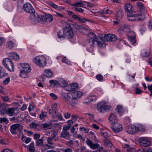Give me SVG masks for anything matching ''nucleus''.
<instances>
[{
  "mask_svg": "<svg viewBox=\"0 0 152 152\" xmlns=\"http://www.w3.org/2000/svg\"><path fill=\"white\" fill-rule=\"evenodd\" d=\"M52 134H51V137H50V138L54 141H57L58 139V132L57 131H53L52 132Z\"/></svg>",
  "mask_w": 152,
  "mask_h": 152,
  "instance_id": "nucleus-23",
  "label": "nucleus"
},
{
  "mask_svg": "<svg viewBox=\"0 0 152 152\" xmlns=\"http://www.w3.org/2000/svg\"><path fill=\"white\" fill-rule=\"evenodd\" d=\"M75 10L80 12H83L84 11V10L83 9L79 7L75 8Z\"/></svg>",
  "mask_w": 152,
  "mask_h": 152,
  "instance_id": "nucleus-59",
  "label": "nucleus"
},
{
  "mask_svg": "<svg viewBox=\"0 0 152 152\" xmlns=\"http://www.w3.org/2000/svg\"><path fill=\"white\" fill-rule=\"evenodd\" d=\"M112 125H113V126L111 128L113 130L115 133L119 132L122 130V125L121 124L118 123V122Z\"/></svg>",
  "mask_w": 152,
  "mask_h": 152,
  "instance_id": "nucleus-13",
  "label": "nucleus"
},
{
  "mask_svg": "<svg viewBox=\"0 0 152 152\" xmlns=\"http://www.w3.org/2000/svg\"><path fill=\"white\" fill-rule=\"evenodd\" d=\"M126 131L129 134H134L137 131V127L134 125L129 126L126 128Z\"/></svg>",
  "mask_w": 152,
  "mask_h": 152,
  "instance_id": "nucleus-15",
  "label": "nucleus"
},
{
  "mask_svg": "<svg viewBox=\"0 0 152 152\" xmlns=\"http://www.w3.org/2000/svg\"><path fill=\"white\" fill-rule=\"evenodd\" d=\"M67 93H65L64 94V100L65 102L68 104H71V102L72 101V99H70L69 98V97H68L66 96V94Z\"/></svg>",
  "mask_w": 152,
  "mask_h": 152,
  "instance_id": "nucleus-31",
  "label": "nucleus"
},
{
  "mask_svg": "<svg viewBox=\"0 0 152 152\" xmlns=\"http://www.w3.org/2000/svg\"><path fill=\"white\" fill-rule=\"evenodd\" d=\"M96 78L99 81H104V77L102 75L100 74H98L96 76Z\"/></svg>",
  "mask_w": 152,
  "mask_h": 152,
  "instance_id": "nucleus-37",
  "label": "nucleus"
},
{
  "mask_svg": "<svg viewBox=\"0 0 152 152\" xmlns=\"http://www.w3.org/2000/svg\"><path fill=\"white\" fill-rule=\"evenodd\" d=\"M148 88L151 92L150 95L152 96V84L151 85H148Z\"/></svg>",
  "mask_w": 152,
  "mask_h": 152,
  "instance_id": "nucleus-64",
  "label": "nucleus"
},
{
  "mask_svg": "<svg viewBox=\"0 0 152 152\" xmlns=\"http://www.w3.org/2000/svg\"><path fill=\"white\" fill-rule=\"evenodd\" d=\"M15 108L14 107L10 108L8 109L7 112L8 115L10 116H13L15 111Z\"/></svg>",
  "mask_w": 152,
  "mask_h": 152,
  "instance_id": "nucleus-29",
  "label": "nucleus"
},
{
  "mask_svg": "<svg viewBox=\"0 0 152 152\" xmlns=\"http://www.w3.org/2000/svg\"><path fill=\"white\" fill-rule=\"evenodd\" d=\"M140 10L141 13H142V14H141V13H140V14L137 13V14L139 15H142V17L143 18L141 20H142L145 17V15L146 14L147 12V11L145 10V8L144 7L142 9V10Z\"/></svg>",
  "mask_w": 152,
  "mask_h": 152,
  "instance_id": "nucleus-34",
  "label": "nucleus"
},
{
  "mask_svg": "<svg viewBox=\"0 0 152 152\" xmlns=\"http://www.w3.org/2000/svg\"><path fill=\"white\" fill-rule=\"evenodd\" d=\"M63 32L64 34L68 38H71L73 36V31L69 25L64 27Z\"/></svg>",
  "mask_w": 152,
  "mask_h": 152,
  "instance_id": "nucleus-12",
  "label": "nucleus"
},
{
  "mask_svg": "<svg viewBox=\"0 0 152 152\" xmlns=\"http://www.w3.org/2000/svg\"><path fill=\"white\" fill-rule=\"evenodd\" d=\"M70 115L71 114L69 113L66 112L64 113V117L66 119L69 118L70 116Z\"/></svg>",
  "mask_w": 152,
  "mask_h": 152,
  "instance_id": "nucleus-58",
  "label": "nucleus"
},
{
  "mask_svg": "<svg viewBox=\"0 0 152 152\" xmlns=\"http://www.w3.org/2000/svg\"><path fill=\"white\" fill-rule=\"evenodd\" d=\"M145 129V127L142 125H140L137 127V131H140L143 132Z\"/></svg>",
  "mask_w": 152,
  "mask_h": 152,
  "instance_id": "nucleus-48",
  "label": "nucleus"
},
{
  "mask_svg": "<svg viewBox=\"0 0 152 152\" xmlns=\"http://www.w3.org/2000/svg\"><path fill=\"white\" fill-rule=\"evenodd\" d=\"M49 114H51L53 118L54 119H55L57 118V116L58 114V113L57 110H56L54 111H53L52 113H49Z\"/></svg>",
  "mask_w": 152,
  "mask_h": 152,
  "instance_id": "nucleus-36",
  "label": "nucleus"
},
{
  "mask_svg": "<svg viewBox=\"0 0 152 152\" xmlns=\"http://www.w3.org/2000/svg\"><path fill=\"white\" fill-rule=\"evenodd\" d=\"M62 62L67 64H69L70 63V61H69L66 57L63 58L62 59Z\"/></svg>",
  "mask_w": 152,
  "mask_h": 152,
  "instance_id": "nucleus-51",
  "label": "nucleus"
},
{
  "mask_svg": "<svg viewBox=\"0 0 152 152\" xmlns=\"http://www.w3.org/2000/svg\"><path fill=\"white\" fill-rule=\"evenodd\" d=\"M73 26L76 29L79 31L81 30L83 27V26L76 23L73 24Z\"/></svg>",
  "mask_w": 152,
  "mask_h": 152,
  "instance_id": "nucleus-43",
  "label": "nucleus"
},
{
  "mask_svg": "<svg viewBox=\"0 0 152 152\" xmlns=\"http://www.w3.org/2000/svg\"><path fill=\"white\" fill-rule=\"evenodd\" d=\"M104 38L107 41H114L116 40L117 37L115 34H108L105 35Z\"/></svg>",
  "mask_w": 152,
  "mask_h": 152,
  "instance_id": "nucleus-16",
  "label": "nucleus"
},
{
  "mask_svg": "<svg viewBox=\"0 0 152 152\" xmlns=\"http://www.w3.org/2000/svg\"><path fill=\"white\" fill-rule=\"evenodd\" d=\"M102 13L104 14H107L111 13L110 11L107 8H104L103 10Z\"/></svg>",
  "mask_w": 152,
  "mask_h": 152,
  "instance_id": "nucleus-49",
  "label": "nucleus"
},
{
  "mask_svg": "<svg viewBox=\"0 0 152 152\" xmlns=\"http://www.w3.org/2000/svg\"><path fill=\"white\" fill-rule=\"evenodd\" d=\"M57 106V104H53L51 107V109H50L49 110V113H52V112H53V111H54L56 110V107Z\"/></svg>",
  "mask_w": 152,
  "mask_h": 152,
  "instance_id": "nucleus-40",
  "label": "nucleus"
},
{
  "mask_svg": "<svg viewBox=\"0 0 152 152\" xmlns=\"http://www.w3.org/2000/svg\"><path fill=\"white\" fill-rule=\"evenodd\" d=\"M36 16V19L34 23H37L38 22H41L42 23H44L45 22H51L53 20L52 15L49 14H47L45 16L42 15H38Z\"/></svg>",
  "mask_w": 152,
  "mask_h": 152,
  "instance_id": "nucleus-4",
  "label": "nucleus"
},
{
  "mask_svg": "<svg viewBox=\"0 0 152 152\" xmlns=\"http://www.w3.org/2000/svg\"><path fill=\"white\" fill-rule=\"evenodd\" d=\"M23 9L26 12L30 14V18L31 21L34 23L36 19V15H38L35 12V10L31 4L28 2L25 3L23 5Z\"/></svg>",
  "mask_w": 152,
  "mask_h": 152,
  "instance_id": "nucleus-3",
  "label": "nucleus"
},
{
  "mask_svg": "<svg viewBox=\"0 0 152 152\" xmlns=\"http://www.w3.org/2000/svg\"><path fill=\"white\" fill-rule=\"evenodd\" d=\"M77 87L78 84L76 83H75L67 86L66 89L68 91H72L77 89Z\"/></svg>",
  "mask_w": 152,
  "mask_h": 152,
  "instance_id": "nucleus-17",
  "label": "nucleus"
},
{
  "mask_svg": "<svg viewBox=\"0 0 152 152\" xmlns=\"http://www.w3.org/2000/svg\"><path fill=\"white\" fill-rule=\"evenodd\" d=\"M1 98L3 101L6 102H9V98L7 96H2Z\"/></svg>",
  "mask_w": 152,
  "mask_h": 152,
  "instance_id": "nucleus-60",
  "label": "nucleus"
},
{
  "mask_svg": "<svg viewBox=\"0 0 152 152\" xmlns=\"http://www.w3.org/2000/svg\"><path fill=\"white\" fill-rule=\"evenodd\" d=\"M116 113L117 112L120 115L122 114L123 113V107L121 105H118L117 106L115 109Z\"/></svg>",
  "mask_w": 152,
  "mask_h": 152,
  "instance_id": "nucleus-25",
  "label": "nucleus"
},
{
  "mask_svg": "<svg viewBox=\"0 0 152 152\" xmlns=\"http://www.w3.org/2000/svg\"><path fill=\"white\" fill-rule=\"evenodd\" d=\"M71 126L70 124H68L67 126H64L63 128L62 131L67 132V131L69 130Z\"/></svg>",
  "mask_w": 152,
  "mask_h": 152,
  "instance_id": "nucleus-46",
  "label": "nucleus"
},
{
  "mask_svg": "<svg viewBox=\"0 0 152 152\" xmlns=\"http://www.w3.org/2000/svg\"><path fill=\"white\" fill-rule=\"evenodd\" d=\"M84 3L83 1L76 2L75 3L72 4L71 5L72 6L77 7L78 6H82L83 5Z\"/></svg>",
  "mask_w": 152,
  "mask_h": 152,
  "instance_id": "nucleus-33",
  "label": "nucleus"
},
{
  "mask_svg": "<svg viewBox=\"0 0 152 152\" xmlns=\"http://www.w3.org/2000/svg\"><path fill=\"white\" fill-rule=\"evenodd\" d=\"M124 148H126V150L128 152H132L134 150V148L130 147V145L128 144H125Z\"/></svg>",
  "mask_w": 152,
  "mask_h": 152,
  "instance_id": "nucleus-32",
  "label": "nucleus"
},
{
  "mask_svg": "<svg viewBox=\"0 0 152 152\" xmlns=\"http://www.w3.org/2000/svg\"><path fill=\"white\" fill-rule=\"evenodd\" d=\"M23 127V126L19 124H14L10 126V130L12 134L16 135L21 132Z\"/></svg>",
  "mask_w": 152,
  "mask_h": 152,
  "instance_id": "nucleus-8",
  "label": "nucleus"
},
{
  "mask_svg": "<svg viewBox=\"0 0 152 152\" xmlns=\"http://www.w3.org/2000/svg\"><path fill=\"white\" fill-rule=\"evenodd\" d=\"M10 77H7L5 80L3 81V83L4 84L6 85L8 84L10 81Z\"/></svg>",
  "mask_w": 152,
  "mask_h": 152,
  "instance_id": "nucleus-55",
  "label": "nucleus"
},
{
  "mask_svg": "<svg viewBox=\"0 0 152 152\" xmlns=\"http://www.w3.org/2000/svg\"><path fill=\"white\" fill-rule=\"evenodd\" d=\"M34 142H31L29 145V150L31 152H34Z\"/></svg>",
  "mask_w": 152,
  "mask_h": 152,
  "instance_id": "nucleus-41",
  "label": "nucleus"
},
{
  "mask_svg": "<svg viewBox=\"0 0 152 152\" xmlns=\"http://www.w3.org/2000/svg\"><path fill=\"white\" fill-rule=\"evenodd\" d=\"M103 136L102 139L105 145L107 147H111L113 145L107 138V133L104 132L102 134Z\"/></svg>",
  "mask_w": 152,
  "mask_h": 152,
  "instance_id": "nucleus-14",
  "label": "nucleus"
},
{
  "mask_svg": "<svg viewBox=\"0 0 152 152\" xmlns=\"http://www.w3.org/2000/svg\"><path fill=\"white\" fill-rule=\"evenodd\" d=\"M109 120L111 124L117 122V117L115 114L114 113H111L109 117Z\"/></svg>",
  "mask_w": 152,
  "mask_h": 152,
  "instance_id": "nucleus-19",
  "label": "nucleus"
},
{
  "mask_svg": "<svg viewBox=\"0 0 152 152\" xmlns=\"http://www.w3.org/2000/svg\"><path fill=\"white\" fill-rule=\"evenodd\" d=\"M82 92L80 91H75L72 93H67L66 94L68 97L71 99H78L82 96Z\"/></svg>",
  "mask_w": 152,
  "mask_h": 152,
  "instance_id": "nucleus-9",
  "label": "nucleus"
},
{
  "mask_svg": "<svg viewBox=\"0 0 152 152\" xmlns=\"http://www.w3.org/2000/svg\"><path fill=\"white\" fill-rule=\"evenodd\" d=\"M88 99L90 100L89 102L94 101H95L96 100V96L95 95H93L89 96Z\"/></svg>",
  "mask_w": 152,
  "mask_h": 152,
  "instance_id": "nucleus-52",
  "label": "nucleus"
},
{
  "mask_svg": "<svg viewBox=\"0 0 152 152\" xmlns=\"http://www.w3.org/2000/svg\"><path fill=\"white\" fill-rule=\"evenodd\" d=\"M123 15L121 10L118 11L115 15V19L118 20H120L122 18Z\"/></svg>",
  "mask_w": 152,
  "mask_h": 152,
  "instance_id": "nucleus-24",
  "label": "nucleus"
},
{
  "mask_svg": "<svg viewBox=\"0 0 152 152\" xmlns=\"http://www.w3.org/2000/svg\"><path fill=\"white\" fill-rule=\"evenodd\" d=\"M18 117H13L10 118L9 119L11 121H15L17 122L18 120Z\"/></svg>",
  "mask_w": 152,
  "mask_h": 152,
  "instance_id": "nucleus-56",
  "label": "nucleus"
},
{
  "mask_svg": "<svg viewBox=\"0 0 152 152\" xmlns=\"http://www.w3.org/2000/svg\"><path fill=\"white\" fill-rule=\"evenodd\" d=\"M86 143L87 145L91 149H94L99 148V149L97 151H101L103 149V148L101 147L99 144L97 143L94 144L92 143V141L90 140H87L86 141Z\"/></svg>",
  "mask_w": 152,
  "mask_h": 152,
  "instance_id": "nucleus-11",
  "label": "nucleus"
},
{
  "mask_svg": "<svg viewBox=\"0 0 152 152\" xmlns=\"http://www.w3.org/2000/svg\"><path fill=\"white\" fill-rule=\"evenodd\" d=\"M50 84L53 86H56L57 84H58V82L55 80H49Z\"/></svg>",
  "mask_w": 152,
  "mask_h": 152,
  "instance_id": "nucleus-42",
  "label": "nucleus"
},
{
  "mask_svg": "<svg viewBox=\"0 0 152 152\" xmlns=\"http://www.w3.org/2000/svg\"><path fill=\"white\" fill-rule=\"evenodd\" d=\"M71 135L69 132L62 131L60 137L69 140L70 139Z\"/></svg>",
  "mask_w": 152,
  "mask_h": 152,
  "instance_id": "nucleus-20",
  "label": "nucleus"
},
{
  "mask_svg": "<svg viewBox=\"0 0 152 152\" xmlns=\"http://www.w3.org/2000/svg\"><path fill=\"white\" fill-rule=\"evenodd\" d=\"M21 70L27 72H30L31 68L30 66L28 64L23 63L20 64Z\"/></svg>",
  "mask_w": 152,
  "mask_h": 152,
  "instance_id": "nucleus-18",
  "label": "nucleus"
},
{
  "mask_svg": "<svg viewBox=\"0 0 152 152\" xmlns=\"http://www.w3.org/2000/svg\"><path fill=\"white\" fill-rule=\"evenodd\" d=\"M138 141L140 144L144 147H148L151 144L150 140L146 137H141L139 139Z\"/></svg>",
  "mask_w": 152,
  "mask_h": 152,
  "instance_id": "nucleus-10",
  "label": "nucleus"
},
{
  "mask_svg": "<svg viewBox=\"0 0 152 152\" xmlns=\"http://www.w3.org/2000/svg\"><path fill=\"white\" fill-rule=\"evenodd\" d=\"M44 75L46 77H50L53 76V73L50 70L48 69L45 71Z\"/></svg>",
  "mask_w": 152,
  "mask_h": 152,
  "instance_id": "nucleus-26",
  "label": "nucleus"
},
{
  "mask_svg": "<svg viewBox=\"0 0 152 152\" xmlns=\"http://www.w3.org/2000/svg\"><path fill=\"white\" fill-rule=\"evenodd\" d=\"M43 144V140L42 137L40 139L37 140L36 143V145L37 146H42Z\"/></svg>",
  "mask_w": 152,
  "mask_h": 152,
  "instance_id": "nucleus-30",
  "label": "nucleus"
},
{
  "mask_svg": "<svg viewBox=\"0 0 152 152\" xmlns=\"http://www.w3.org/2000/svg\"><path fill=\"white\" fill-rule=\"evenodd\" d=\"M8 47L10 49H12L14 47V43L12 41H10L7 43Z\"/></svg>",
  "mask_w": 152,
  "mask_h": 152,
  "instance_id": "nucleus-47",
  "label": "nucleus"
},
{
  "mask_svg": "<svg viewBox=\"0 0 152 152\" xmlns=\"http://www.w3.org/2000/svg\"><path fill=\"white\" fill-rule=\"evenodd\" d=\"M8 56L10 58L15 60H18L19 59V55L15 52L9 53Z\"/></svg>",
  "mask_w": 152,
  "mask_h": 152,
  "instance_id": "nucleus-21",
  "label": "nucleus"
},
{
  "mask_svg": "<svg viewBox=\"0 0 152 152\" xmlns=\"http://www.w3.org/2000/svg\"><path fill=\"white\" fill-rule=\"evenodd\" d=\"M8 74L6 73L4 68L0 66V78L7 76Z\"/></svg>",
  "mask_w": 152,
  "mask_h": 152,
  "instance_id": "nucleus-22",
  "label": "nucleus"
},
{
  "mask_svg": "<svg viewBox=\"0 0 152 152\" xmlns=\"http://www.w3.org/2000/svg\"><path fill=\"white\" fill-rule=\"evenodd\" d=\"M58 84L63 87H66L67 85V82L65 80L61 79L59 81Z\"/></svg>",
  "mask_w": 152,
  "mask_h": 152,
  "instance_id": "nucleus-27",
  "label": "nucleus"
},
{
  "mask_svg": "<svg viewBox=\"0 0 152 152\" xmlns=\"http://www.w3.org/2000/svg\"><path fill=\"white\" fill-rule=\"evenodd\" d=\"M128 38L131 44L134 45L136 43V37H129Z\"/></svg>",
  "mask_w": 152,
  "mask_h": 152,
  "instance_id": "nucleus-38",
  "label": "nucleus"
},
{
  "mask_svg": "<svg viewBox=\"0 0 152 152\" xmlns=\"http://www.w3.org/2000/svg\"><path fill=\"white\" fill-rule=\"evenodd\" d=\"M81 31L85 35H88L87 42L86 44L87 50L89 52L93 50L94 43L96 42L98 46L100 48H103L106 45L102 38L96 36L94 33L90 32L86 28L84 27Z\"/></svg>",
  "mask_w": 152,
  "mask_h": 152,
  "instance_id": "nucleus-1",
  "label": "nucleus"
},
{
  "mask_svg": "<svg viewBox=\"0 0 152 152\" xmlns=\"http://www.w3.org/2000/svg\"><path fill=\"white\" fill-rule=\"evenodd\" d=\"M47 116V113L42 111L41 114L39 115V118L40 119H43L45 118Z\"/></svg>",
  "mask_w": 152,
  "mask_h": 152,
  "instance_id": "nucleus-35",
  "label": "nucleus"
},
{
  "mask_svg": "<svg viewBox=\"0 0 152 152\" xmlns=\"http://www.w3.org/2000/svg\"><path fill=\"white\" fill-rule=\"evenodd\" d=\"M137 6L139 7L140 10H142V9L144 7V6L140 2L138 1L136 3Z\"/></svg>",
  "mask_w": 152,
  "mask_h": 152,
  "instance_id": "nucleus-53",
  "label": "nucleus"
},
{
  "mask_svg": "<svg viewBox=\"0 0 152 152\" xmlns=\"http://www.w3.org/2000/svg\"><path fill=\"white\" fill-rule=\"evenodd\" d=\"M135 92L137 94H140L142 92V91L139 88H137L135 89Z\"/></svg>",
  "mask_w": 152,
  "mask_h": 152,
  "instance_id": "nucleus-63",
  "label": "nucleus"
},
{
  "mask_svg": "<svg viewBox=\"0 0 152 152\" xmlns=\"http://www.w3.org/2000/svg\"><path fill=\"white\" fill-rule=\"evenodd\" d=\"M2 63L5 67L10 72H12L14 71V66L12 61L9 58H6L3 59Z\"/></svg>",
  "mask_w": 152,
  "mask_h": 152,
  "instance_id": "nucleus-6",
  "label": "nucleus"
},
{
  "mask_svg": "<svg viewBox=\"0 0 152 152\" xmlns=\"http://www.w3.org/2000/svg\"><path fill=\"white\" fill-rule=\"evenodd\" d=\"M142 55L143 57H146L149 56V53L148 52L145 51L144 53H142Z\"/></svg>",
  "mask_w": 152,
  "mask_h": 152,
  "instance_id": "nucleus-62",
  "label": "nucleus"
},
{
  "mask_svg": "<svg viewBox=\"0 0 152 152\" xmlns=\"http://www.w3.org/2000/svg\"><path fill=\"white\" fill-rule=\"evenodd\" d=\"M60 32H59L58 34V38L60 39H64V37L65 36V35L63 33V35L60 34Z\"/></svg>",
  "mask_w": 152,
  "mask_h": 152,
  "instance_id": "nucleus-57",
  "label": "nucleus"
},
{
  "mask_svg": "<svg viewBox=\"0 0 152 152\" xmlns=\"http://www.w3.org/2000/svg\"><path fill=\"white\" fill-rule=\"evenodd\" d=\"M124 9L129 20L138 21L141 20L143 18L141 15H139L138 14L132 15L133 10L132 5L131 4H125L124 6Z\"/></svg>",
  "mask_w": 152,
  "mask_h": 152,
  "instance_id": "nucleus-2",
  "label": "nucleus"
},
{
  "mask_svg": "<svg viewBox=\"0 0 152 152\" xmlns=\"http://www.w3.org/2000/svg\"><path fill=\"white\" fill-rule=\"evenodd\" d=\"M29 72L21 69L20 73V76L23 78H26L28 77V74Z\"/></svg>",
  "mask_w": 152,
  "mask_h": 152,
  "instance_id": "nucleus-28",
  "label": "nucleus"
},
{
  "mask_svg": "<svg viewBox=\"0 0 152 152\" xmlns=\"http://www.w3.org/2000/svg\"><path fill=\"white\" fill-rule=\"evenodd\" d=\"M33 61L34 62L39 66L43 67L46 64L47 61L46 58L43 56H39L34 58Z\"/></svg>",
  "mask_w": 152,
  "mask_h": 152,
  "instance_id": "nucleus-7",
  "label": "nucleus"
},
{
  "mask_svg": "<svg viewBox=\"0 0 152 152\" xmlns=\"http://www.w3.org/2000/svg\"><path fill=\"white\" fill-rule=\"evenodd\" d=\"M80 130L83 132L87 133L89 131V129L88 128H86L84 127H80Z\"/></svg>",
  "mask_w": 152,
  "mask_h": 152,
  "instance_id": "nucleus-44",
  "label": "nucleus"
},
{
  "mask_svg": "<svg viewBox=\"0 0 152 152\" xmlns=\"http://www.w3.org/2000/svg\"><path fill=\"white\" fill-rule=\"evenodd\" d=\"M50 5L52 7L54 8L55 9H56L58 8V6L57 5L55 4L54 3L51 2L50 3Z\"/></svg>",
  "mask_w": 152,
  "mask_h": 152,
  "instance_id": "nucleus-61",
  "label": "nucleus"
},
{
  "mask_svg": "<svg viewBox=\"0 0 152 152\" xmlns=\"http://www.w3.org/2000/svg\"><path fill=\"white\" fill-rule=\"evenodd\" d=\"M111 107V106L108 102L104 101H102L97 104V109L101 113L108 111Z\"/></svg>",
  "mask_w": 152,
  "mask_h": 152,
  "instance_id": "nucleus-5",
  "label": "nucleus"
},
{
  "mask_svg": "<svg viewBox=\"0 0 152 152\" xmlns=\"http://www.w3.org/2000/svg\"><path fill=\"white\" fill-rule=\"evenodd\" d=\"M127 35L128 36V37H136V35L134 32L132 31H129L127 33Z\"/></svg>",
  "mask_w": 152,
  "mask_h": 152,
  "instance_id": "nucleus-39",
  "label": "nucleus"
},
{
  "mask_svg": "<svg viewBox=\"0 0 152 152\" xmlns=\"http://www.w3.org/2000/svg\"><path fill=\"white\" fill-rule=\"evenodd\" d=\"M51 138H50V137H48L47 139V143L50 145H52L54 144V143L52 141L53 140Z\"/></svg>",
  "mask_w": 152,
  "mask_h": 152,
  "instance_id": "nucleus-50",
  "label": "nucleus"
},
{
  "mask_svg": "<svg viewBox=\"0 0 152 152\" xmlns=\"http://www.w3.org/2000/svg\"><path fill=\"white\" fill-rule=\"evenodd\" d=\"M39 124L35 122H32L30 125L31 128H35L38 126Z\"/></svg>",
  "mask_w": 152,
  "mask_h": 152,
  "instance_id": "nucleus-45",
  "label": "nucleus"
},
{
  "mask_svg": "<svg viewBox=\"0 0 152 152\" xmlns=\"http://www.w3.org/2000/svg\"><path fill=\"white\" fill-rule=\"evenodd\" d=\"M8 122V119L5 118H0V123L5 122L7 123Z\"/></svg>",
  "mask_w": 152,
  "mask_h": 152,
  "instance_id": "nucleus-54",
  "label": "nucleus"
}]
</instances>
